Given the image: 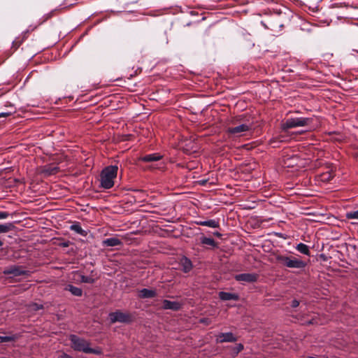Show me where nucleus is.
Returning a JSON list of instances; mask_svg holds the SVG:
<instances>
[{"label": "nucleus", "mask_w": 358, "mask_h": 358, "mask_svg": "<svg viewBox=\"0 0 358 358\" xmlns=\"http://www.w3.org/2000/svg\"><path fill=\"white\" fill-rule=\"evenodd\" d=\"M276 259L280 264L288 268H302L306 266L303 261L292 256L278 255Z\"/></svg>", "instance_id": "nucleus-3"}, {"label": "nucleus", "mask_w": 358, "mask_h": 358, "mask_svg": "<svg viewBox=\"0 0 358 358\" xmlns=\"http://www.w3.org/2000/svg\"><path fill=\"white\" fill-rule=\"evenodd\" d=\"M219 297L222 301H237L238 299V294L226 292H220L219 293Z\"/></svg>", "instance_id": "nucleus-15"}, {"label": "nucleus", "mask_w": 358, "mask_h": 358, "mask_svg": "<svg viewBox=\"0 0 358 358\" xmlns=\"http://www.w3.org/2000/svg\"><path fill=\"white\" fill-rule=\"evenodd\" d=\"M70 341L71 342V347L74 350L83 352L86 353L87 348L90 347V343L76 335H71Z\"/></svg>", "instance_id": "nucleus-5"}, {"label": "nucleus", "mask_w": 358, "mask_h": 358, "mask_svg": "<svg viewBox=\"0 0 358 358\" xmlns=\"http://www.w3.org/2000/svg\"><path fill=\"white\" fill-rule=\"evenodd\" d=\"M3 242L0 240V247L3 246Z\"/></svg>", "instance_id": "nucleus-35"}, {"label": "nucleus", "mask_w": 358, "mask_h": 358, "mask_svg": "<svg viewBox=\"0 0 358 358\" xmlns=\"http://www.w3.org/2000/svg\"><path fill=\"white\" fill-rule=\"evenodd\" d=\"M299 301L298 300H296V299H294V300L292 301V304H291V306H292V308H296V307H298V306H299Z\"/></svg>", "instance_id": "nucleus-31"}, {"label": "nucleus", "mask_w": 358, "mask_h": 358, "mask_svg": "<svg viewBox=\"0 0 358 358\" xmlns=\"http://www.w3.org/2000/svg\"><path fill=\"white\" fill-rule=\"evenodd\" d=\"M180 264L182 266V270L185 273H188L192 268V264L190 259L186 257H182L180 259Z\"/></svg>", "instance_id": "nucleus-17"}, {"label": "nucleus", "mask_w": 358, "mask_h": 358, "mask_svg": "<svg viewBox=\"0 0 358 358\" xmlns=\"http://www.w3.org/2000/svg\"><path fill=\"white\" fill-rule=\"evenodd\" d=\"M15 336H0V343H6L15 341Z\"/></svg>", "instance_id": "nucleus-25"}, {"label": "nucleus", "mask_w": 358, "mask_h": 358, "mask_svg": "<svg viewBox=\"0 0 358 358\" xmlns=\"http://www.w3.org/2000/svg\"><path fill=\"white\" fill-rule=\"evenodd\" d=\"M252 127V121L244 120L243 115H239L232 122V126L227 128L226 131L229 137H241L251 131Z\"/></svg>", "instance_id": "nucleus-1"}, {"label": "nucleus", "mask_w": 358, "mask_h": 358, "mask_svg": "<svg viewBox=\"0 0 358 358\" xmlns=\"http://www.w3.org/2000/svg\"><path fill=\"white\" fill-rule=\"evenodd\" d=\"M138 296L142 299H150L157 296V292L155 289L143 288L139 291Z\"/></svg>", "instance_id": "nucleus-14"}, {"label": "nucleus", "mask_w": 358, "mask_h": 358, "mask_svg": "<svg viewBox=\"0 0 358 358\" xmlns=\"http://www.w3.org/2000/svg\"><path fill=\"white\" fill-rule=\"evenodd\" d=\"M14 228V225L11 222L0 224V234L7 233Z\"/></svg>", "instance_id": "nucleus-22"}, {"label": "nucleus", "mask_w": 358, "mask_h": 358, "mask_svg": "<svg viewBox=\"0 0 358 358\" xmlns=\"http://www.w3.org/2000/svg\"><path fill=\"white\" fill-rule=\"evenodd\" d=\"M234 278L238 282L251 283L257 281L259 275L255 273H244L236 275Z\"/></svg>", "instance_id": "nucleus-8"}, {"label": "nucleus", "mask_w": 358, "mask_h": 358, "mask_svg": "<svg viewBox=\"0 0 358 358\" xmlns=\"http://www.w3.org/2000/svg\"><path fill=\"white\" fill-rule=\"evenodd\" d=\"M346 218L349 220H358V210L354 211H350L346 213Z\"/></svg>", "instance_id": "nucleus-26"}, {"label": "nucleus", "mask_w": 358, "mask_h": 358, "mask_svg": "<svg viewBox=\"0 0 358 358\" xmlns=\"http://www.w3.org/2000/svg\"><path fill=\"white\" fill-rule=\"evenodd\" d=\"M78 280H80L81 282L84 283H89L92 284L96 282V280L98 279V276L96 272L94 271H91V273L90 275H85L81 273H78Z\"/></svg>", "instance_id": "nucleus-10"}, {"label": "nucleus", "mask_w": 358, "mask_h": 358, "mask_svg": "<svg viewBox=\"0 0 358 358\" xmlns=\"http://www.w3.org/2000/svg\"><path fill=\"white\" fill-rule=\"evenodd\" d=\"M196 224L200 226H206L210 228L219 227V222L215 220H209L206 221H196Z\"/></svg>", "instance_id": "nucleus-18"}, {"label": "nucleus", "mask_w": 358, "mask_h": 358, "mask_svg": "<svg viewBox=\"0 0 358 358\" xmlns=\"http://www.w3.org/2000/svg\"><path fill=\"white\" fill-rule=\"evenodd\" d=\"M109 319L111 323L122 322L129 323L132 321V316L128 313H124L120 310H117L109 313Z\"/></svg>", "instance_id": "nucleus-6"}, {"label": "nucleus", "mask_w": 358, "mask_h": 358, "mask_svg": "<svg viewBox=\"0 0 358 358\" xmlns=\"http://www.w3.org/2000/svg\"><path fill=\"white\" fill-rule=\"evenodd\" d=\"M163 308L165 310H178L182 308V303L178 301H172L169 300H164Z\"/></svg>", "instance_id": "nucleus-11"}, {"label": "nucleus", "mask_w": 358, "mask_h": 358, "mask_svg": "<svg viewBox=\"0 0 358 358\" xmlns=\"http://www.w3.org/2000/svg\"><path fill=\"white\" fill-rule=\"evenodd\" d=\"M216 236H220V234L219 233H217Z\"/></svg>", "instance_id": "nucleus-36"}, {"label": "nucleus", "mask_w": 358, "mask_h": 358, "mask_svg": "<svg viewBox=\"0 0 358 358\" xmlns=\"http://www.w3.org/2000/svg\"><path fill=\"white\" fill-rule=\"evenodd\" d=\"M118 166L117 165L108 166L104 168L100 175L101 187L110 189L114 185V180L117 177Z\"/></svg>", "instance_id": "nucleus-2"}, {"label": "nucleus", "mask_w": 358, "mask_h": 358, "mask_svg": "<svg viewBox=\"0 0 358 358\" xmlns=\"http://www.w3.org/2000/svg\"><path fill=\"white\" fill-rule=\"evenodd\" d=\"M86 353L100 355L102 354V352H101V349H99V348L94 349V348L89 347V348H87V350L86 351Z\"/></svg>", "instance_id": "nucleus-27"}, {"label": "nucleus", "mask_w": 358, "mask_h": 358, "mask_svg": "<svg viewBox=\"0 0 358 358\" xmlns=\"http://www.w3.org/2000/svg\"><path fill=\"white\" fill-rule=\"evenodd\" d=\"M9 216V213L6 211H0V220L6 219Z\"/></svg>", "instance_id": "nucleus-30"}, {"label": "nucleus", "mask_w": 358, "mask_h": 358, "mask_svg": "<svg viewBox=\"0 0 358 358\" xmlns=\"http://www.w3.org/2000/svg\"><path fill=\"white\" fill-rule=\"evenodd\" d=\"M3 273L6 275H10L13 277H17L20 275H29V271L24 270L22 266L16 265L6 268Z\"/></svg>", "instance_id": "nucleus-7"}, {"label": "nucleus", "mask_w": 358, "mask_h": 358, "mask_svg": "<svg viewBox=\"0 0 358 358\" xmlns=\"http://www.w3.org/2000/svg\"><path fill=\"white\" fill-rule=\"evenodd\" d=\"M70 229L76 233L81 235L82 236H87V231L84 230L79 223H75L70 226Z\"/></svg>", "instance_id": "nucleus-19"}, {"label": "nucleus", "mask_w": 358, "mask_h": 358, "mask_svg": "<svg viewBox=\"0 0 358 358\" xmlns=\"http://www.w3.org/2000/svg\"><path fill=\"white\" fill-rule=\"evenodd\" d=\"M237 338L231 332L221 333L216 337V343L235 342Z\"/></svg>", "instance_id": "nucleus-9"}, {"label": "nucleus", "mask_w": 358, "mask_h": 358, "mask_svg": "<svg viewBox=\"0 0 358 358\" xmlns=\"http://www.w3.org/2000/svg\"><path fill=\"white\" fill-rule=\"evenodd\" d=\"M306 324H317V322L315 321V319L310 320L308 321Z\"/></svg>", "instance_id": "nucleus-33"}, {"label": "nucleus", "mask_w": 358, "mask_h": 358, "mask_svg": "<svg viewBox=\"0 0 358 358\" xmlns=\"http://www.w3.org/2000/svg\"><path fill=\"white\" fill-rule=\"evenodd\" d=\"M311 122V120L308 117H290L287 118L282 124V128L284 130L297 127H304L308 125Z\"/></svg>", "instance_id": "nucleus-4"}, {"label": "nucleus", "mask_w": 358, "mask_h": 358, "mask_svg": "<svg viewBox=\"0 0 358 358\" xmlns=\"http://www.w3.org/2000/svg\"><path fill=\"white\" fill-rule=\"evenodd\" d=\"M244 347L243 345L241 343H238L234 348V355H237L240 352H241L243 350Z\"/></svg>", "instance_id": "nucleus-29"}, {"label": "nucleus", "mask_w": 358, "mask_h": 358, "mask_svg": "<svg viewBox=\"0 0 358 358\" xmlns=\"http://www.w3.org/2000/svg\"><path fill=\"white\" fill-rule=\"evenodd\" d=\"M201 243L203 245H210L212 247H215L216 245L213 238L207 237H202L201 238Z\"/></svg>", "instance_id": "nucleus-23"}, {"label": "nucleus", "mask_w": 358, "mask_h": 358, "mask_svg": "<svg viewBox=\"0 0 358 358\" xmlns=\"http://www.w3.org/2000/svg\"><path fill=\"white\" fill-rule=\"evenodd\" d=\"M10 115V113H0V117H6Z\"/></svg>", "instance_id": "nucleus-32"}, {"label": "nucleus", "mask_w": 358, "mask_h": 358, "mask_svg": "<svg viewBox=\"0 0 358 358\" xmlns=\"http://www.w3.org/2000/svg\"><path fill=\"white\" fill-rule=\"evenodd\" d=\"M103 246L106 247H115L118 246L122 244L121 241L115 237L108 238L103 241L102 242Z\"/></svg>", "instance_id": "nucleus-16"}, {"label": "nucleus", "mask_w": 358, "mask_h": 358, "mask_svg": "<svg viewBox=\"0 0 358 358\" xmlns=\"http://www.w3.org/2000/svg\"><path fill=\"white\" fill-rule=\"evenodd\" d=\"M296 249L301 254L309 255L310 250L307 245L300 243L296 246Z\"/></svg>", "instance_id": "nucleus-21"}, {"label": "nucleus", "mask_w": 358, "mask_h": 358, "mask_svg": "<svg viewBox=\"0 0 358 358\" xmlns=\"http://www.w3.org/2000/svg\"><path fill=\"white\" fill-rule=\"evenodd\" d=\"M66 290L69 291L73 296H80L83 294V290L80 288L71 285H68L66 287Z\"/></svg>", "instance_id": "nucleus-20"}, {"label": "nucleus", "mask_w": 358, "mask_h": 358, "mask_svg": "<svg viewBox=\"0 0 358 358\" xmlns=\"http://www.w3.org/2000/svg\"><path fill=\"white\" fill-rule=\"evenodd\" d=\"M354 50V51H355V50ZM356 52H358V50H356Z\"/></svg>", "instance_id": "nucleus-37"}, {"label": "nucleus", "mask_w": 358, "mask_h": 358, "mask_svg": "<svg viewBox=\"0 0 358 358\" xmlns=\"http://www.w3.org/2000/svg\"><path fill=\"white\" fill-rule=\"evenodd\" d=\"M334 178V174L331 171H327L321 174V180L324 182L330 181Z\"/></svg>", "instance_id": "nucleus-24"}, {"label": "nucleus", "mask_w": 358, "mask_h": 358, "mask_svg": "<svg viewBox=\"0 0 358 358\" xmlns=\"http://www.w3.org/2000/svg\"><path fill=\"white\" fill-rule=\"evenodd\" d=\"M162 157L163 156L159 153H152L141 157L140 160L145 162H151L159 161Z\"/></svg>", "instance_id": "nucleus-13"}, {"label": "nucleus", "mask_w": 358, "mask_h": 358, "mask_svg": "<svg viewBox=\"0 0 358 358\" xmlns=\"http://www.w3.org/2000/svg\"><path fill=\"white\" fill-rule=\"evenodd\" d=\"M207 182H208V180H201L199 181L200 184L203 185H206Z\"/></svg>", "instance_id": "nucleus-34"}, {"label": "nucleus", "mask_w": 358, "mask_h": 358, "mask_svg": "<svg viewBox=\"0 0 358 358\" xmlns=\"http://www.w3.org/2000/svg\"><path fill=\"white\" fill-rule=\"evenodd\" d=\"M59 168L55 164H48L41 168V173L45 176H51L56 174Z\"/></svg>", "instance_id": "nucleus-12"}, {"label": "nucleus", "mask_w": 358, "mask_h": 358, "mask_svg": "<svg viewBox=\"0 0 358 358\" xmlns=\"http://www.w3.org/2000/svg\"><path fill=\"white\" fill-rule=\"evenodd\" d=\"M29 308L31 310H38L43 308V305L38 304L36 303H33L30 304Z\"/></svg>", "instance_id": "nucleus-28"}]
</instances>
